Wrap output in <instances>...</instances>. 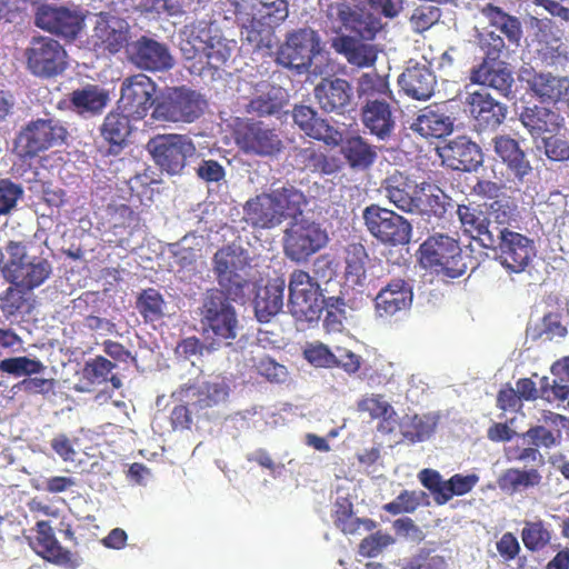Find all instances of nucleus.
Wrapping results in <instances>:
<instances>
[{"label": "nucleus", "instance_id": "f257e3e1", "mask_svg": "<svg viewBox=\"0 0 569 569\" xmlns=\"http://www.w3.org/2000/svg\"><path fill=\"white\" fill-rule=\"evenodd\" d=\"M241 37L253 50L270 47L271 29L289 14L287 0H231Z\"/></svg>", "mask_w": 569, "mask_h": 569}, {"label": "nucleus", "instance_id": "f03ea898", "mask_svg": "<svg viewBox=\"0 0 569 569\" xmlns=\"http://www.w3.org/2000/svg\"><path fill=\"white\" fill-rule=\"evenodd\" d=\"M303 204L306 197L300 190L281 187L250 198L243 206V219L254 229H273L300 214Z\"/></svg>", "mask_w": 569, "mask_h": 569}, {"label": "nucleus", "instance_id": "7ed1b4c3", "mask_svg": "<svg viewBox=\"0 0 569 569\" xmlns=\"http://www.w3.org/2000/svg\"><path fill=\"white\" fill-rule=\"evenodd\" d=\"M250 258L240 246L228 244L217 250L212 258V271L218 291L232 301H244L253 283L249 279Z\"/></svg>", "mask_w": 569, "mask_h": 569}, {"label": "nucleus", "instance_id": "20e7f679", "mask_svg": "<svg viewBox=\"0 0 569 569\" xmlns=\"http://www.w3.org/2000/svg\"><path fill=\"white\" fill-rule=\"evenodd\" d=\"M232 300L223 296V291L211 288L202 298L200 323L202 335L211 340L210 348L217 349L222 345H231L237 337L238 317Z\"/></svg>", "mask_w": 569, "mask_h": 569}, {"label": "nucleus", "instance_id": "39448f33", "mask_svg": "<svg viewBox=\"0 0 569 569\" xmlns=\"http://www.w3.org/2000/svg\"><path fill=\"white\" fill-rule=\"evenodd\" d=\"M6 252L8 257L2 267V274L17 288L32 291L43 284L52 273L49 260L40 256H30L21 241H9Z\"/></svg>", "mask_w": 569, "mask_h": 569}, {"label": "nucleus", "instance_id": "423d86ee", "mask_svg": "<svg viewBox=\"0 0 569 569\" xmlns=\"http://www.w3.org/2000/svg\"><path fill=\"white\" fill-rule=\"evenodd\" d=\"M418 253L422 267L448 278H458L468 268L458 240L448 234L428 237L420 244Z\"/></svg>", "mask_w": 569, "mask_h": 569}, {"label": "nucleus", "instance_id": "0eeeda50", "mask_svg": "<svg viewBox=\"0 0 569 569\" xmlns=\"http://www.w3.org/2000/svg\"><path fill=\"white\" fill-rule=\"evenodd\" d=\"M207 101L198 91L186 86L168 88L157 97L152 118L158 121L191 123L200 118Z\"/></svg>", "mask_w": 569, "mask_h": 569}, {"label": "nucleus", "instance_id": "6e6552de", "mask_svg": "<svg viewBox=\"0 0 569 569\" xmlns=\"http://www.w3.org/2000/svg\"><path fill=\"white\" fill-rule=\"evenodd\" d=\"M26 68L34 77L52 79L68 68L64 47L48 36L33 37L24 50Z\"/></svg>", "mask_w": 569, "mask_h": 569}, {"label": "nucleus", "instance_id": "1a4fd4ad", "mask_svg": "<svg viewBox=\"0 0 569 569\" xmlns=\"http://www.w3.org/2000/svg\"><path fill=\"white\" fill-rule=\"evenodd\" d=\"M147 148L159 169L170 176L182 173L188 160L197 152L192 139L179 133L157 134Z\"/></svg>", "mask_w": 569, "mask_h": 569}, {"label": "nucleus", "instance_id": "9d476101", "mask_svg": "<svg viewBox=\"0 0 569 569\" xmlns=\"http://www.w3.org/2000/svg\"><path fill=\"white\" fill-rule=\"evenodd\" d=\"M322 51L318 31L310 27L298 28L286 34L279 47L276 62L299 72L309 71L316 56Z\"/></svg>", "mask_w": 569, "mask_h": 569}, {"label": "nucleus", "instance_id": "9b49d317", "mask_svg": "<svg viewBox=\"0 0 569 569\" xmlns=\"http://www.w3.org/2000/svg\"><path fill=\"white\" fill-rule=\"evenodd\" d=\"M365 226L372 237L387 246H405L410 242L412 226L393 210L370 204L362 211Z\"/></svg>", "mask_w": 569, "mask_h": 569}, {"label": "nucleus", "instance_id": "f8f14e48", "mask_svg": "<svg viewBox=\"0 0 569 569\" xmlns=\"http://www.w3.org/2000/svg\"><path fill=\"white\" fill-rule=\"evenodd\" d=\"M67 129L54 119H37L27 123L18 133L16 149L22 158L39 153L66 142Z\"/></svg>", "mask_w": 569, "mask_h": 569}, {"label": "nucleus", "instance_id": "ddd939ff", "mask_svg": "<svg viewBox=\"0 0 569 569\" xmlns=\"http://www.w3.org/2000/svg\"><path fill=\"white\" fill-rule=\"evenodd\" d=\"M327 242V231L319 223L300 219L286 229L283 251L291 261L305 262L309 257L326 247Z\"/></svg>", "mask_w": 569, "mask_h": 569}, {"label": "nucleus", "instance_id": "4468645a", "mask_svg": "<svg viewBox=\"0 0 569 569\" xmlns=\"http://www.w3.org/2000/svg\"><path fill=\"white\" fill-rule=\"evenodd\" d=\"M289 309L298 321L312 322L322 310L320 286L307 271L297 269L289 279Z\"/></svg>", "mask_w": 569, "mask_h": 569}, {"label": "nucleus", "instance_id": "2eb2a0df", "mask_svg": "<svg viewBox=\"0 0 569 569\" xmlns=\"http://www.w3.org/2000/svg\"><path fill=\"white\" fill-rule=\"evenodd\" d=\"M237 146L246 153L272 156L282 148V141L274 129L262 121L239 120L233 130Z\"/></svg>", "mask_w": 569, "mask_h": 569}, {"label": "nucleus", "instance_id": "dca6fc26", "mask_svg": "<svg viewBox=\"0 0 569 569\" xmlns=\"http://www.w3.org/2000/svg\"><path fill=\"white\" fill-rule=\"evenodd\" d=\"M157 84L150 77L138 73L126 78L121 84L118 108L131 116L133 120H142L150 108L156 106Z\"/></svg>", "mask_w": 569, "mask_h": 569}, {"label": "nucleus", "instance_id": "f3484780", "mask_svg": "<svg viewBox=\"0 0 569 569\" xmlns=\"http://www.w3.org/2000/svg\"><path fill=\"white\" fill-rule=\"evenodd\" d=\"M493 248L498 250V260L511 272H522L536 256L535 242L527 236L503 229L499 231Z\"/></svg>", "mask_w": 569, "mask_h": 569}, {"label": "nucleus", "instance_id": "a211bd4d", "mask_svg": "<svg viewBox=\"0 0 569 569\" xmlns=\"http://www.w3.org/2000/svg\"><path fill=\"white\" fill-rule=\"evenodd\" d=\"M130 26L121 18L100 13L89 38V43L98 52L118 53L128 47Z\"/></svg>", "mask_w": 569, "mask_h": 569}, {"label": "nucleus", "instance_id": "6ab92c4d", "mask_svg": "<svg viewBox=\"0 0 569 569\" xmlns=\"http://www.w3.org/2000/svg\"><path fill=\"white\" fill-rule=\"evenodd\" d=\"M180 400L190 401L196 411L227 402L230 386L224 377L216 376L197 385H183L176 392Z\"/></svg>", "mask_w": 569, "mask_h": 569}, {"label": "nucleus", "instance_id": "aec40b11", "mask_svg": "<svg viewBox=\"0 0 569 569\" xmlns=\"http://www.w3.org/2000/svg\"><path fill=\"white\" fill-rule=\"evenodd\" d=\"M526 83L527 92L542 106L569 103V77L532 70L528 72Z\"/></svg>", "mask_w": 569, "mask_h": 569}, {"label": "nucleus", "instance_id": "412c9836", "mask_svg": "<svg viewBox=\"0 0 569 569\" xmlns=\"http://www.w3.org/2000/svg\"><path fill=\"white\" fill-rule=\"evenodd\" d=\"M237 47L234 40H229L222 36H209L203 41L202 48L194 49L192 56H186L190 61L189 70L192 73L202 74L206 67L213 70L223 68L231 59L233 51Z\"/></svg>", "mask_w": 569, "mask_h": 569}, {"label": "nucleus", "instance_id": "4be33fe9", "mask_svg": "<svg viewBox=\"0 0 569 569\" xmlns=\"http://www.w3.org/2000/svg\"><path fill=\"white\" fill-rule=\"evenodd\" d=\"M82 18L66 7L40 4L34 13V24L50 33L76 39L82 28Z\"/></svg>", "mask_w": 569, "mask_h": 569}, {"label": "nucleus", "instance_id": "5701e85b", "mask_svg": "<svg viewBox=\"0 0 569 569\" xmlns=\"http://www.w3.org/2000/svg\"><path fill=\"white\" fill-rule=\"evenodd\" d=\"M128 59L136 67L147 71H167L173 66V58L166 44L142 36L127 49Z\"/></svg>", "mask_w": 569, "mask_h": 569}, {"label": "nucleus", "instance_id": "b1692460", "mask_svg": "<svg viewBox=\"0 0 569 569\" xmlns=\"http://www.w3.org/2000/svg\"><path fill=\"white\" fill-rule=\"evenodd\" d=\"M523 439H527L529 442V447H513L508 453L507 458L509 461L533 465L537 467H543L546 461L542 453L539 451V448H552L559 443L558 438H560V432L556 435L553 431L549 430L543 426H533L530 427L523 435Z\"/></svg>", "mask_w": 569, "mask_h": 569}, {"label": "nucleus", "instance_id": "393cba45", "mask_svg": "<svg viewBox=\"0 0 569 569\" xmlns=\"http://www.w3.org/2000/svg\"><path fill=\"white\" fill-rule=\"evenodd\" d=\"M34 531L36 536L31 547L37 555L51 563L68 569H76L79 566L77 556L59 543L49 521H38Z\"/></svg>", "mask_w": 569, "mask_h": 569}, {"label": "nucleus", "instance_id": "a878e982", "mask_svg": "<svg viewBox=\"0 0 569 569\" xmlns=\"http://www.w3.org/2000/svg\"><path fill=\"white\" fill-rule=\"evenodd\" d=\"M412 300L411 284L402 278H395L378 291L375 298V310L380 318L392 317L400 311L408 310Z\"/></svg>", "mask_w": 569, "mask_h": 569}, {"label": "nucleus", "instance_id": "bb28decb", "mask_svg": "<svg viewBox=\"0 0 569 569\" xmlns=\"http://www.w3.org/2000/svg\"><path fill=\"white\" fill-rule=\"evenodd\" d=\"M292 118L299 129L312 139L332 147L339 146L343 140L342 132L318 117L317 111L309 106H296Z\"/></svg>", "mask_w": 569, "mask_h": 569}, {"label": "nucleus", "instance_id": "cd10ccee", "mask_svg": "<svg viewBox=\"0 0 569 569\" xmlns=\"http://www.w3.org/2000/svg\"><path fill=\"white\" fill-rule=\"evenodd\" d=\"M421 183H416L410 176L395 170L382 181L381 188L385 197L397 209L406 213H415L416 198Z\"/></svg>", "mask_w": 569, "mask_h": 569}, {"label": "nucleus", "instance_id": "c85d7f7f", "mask_svg": "<svg viewBox=\"0 0 569 569\" xmlns=\"http://www.w3.org/2000/svg\"><path fill=\"white\" fill-rule=\"evenodd\" d=\"M443 162L452 170L472 171L483 161L480 147L466 136L451 139L441 152Z\"/></svg>", "mask_w": 569, "mask_h": 569}, {"label": "nucleus", "instance_id": "c756f323", "mask_svg": "<svg viewBox=\"0 0 569 569\" xmlns=\"http://www.w3.org/2000/svg\"><path fill=\"white\" fill-rule=\"evenodd\" d=\"M468 103L479 131L496 130L507 117L506 104L495 100L489 93L472 92L468 97Z\"/></svg>", "mask_w": 569, "mask_h": 569}, {"label": "nucleus", "instance_id": "7c9ffc66", "mask_svg": "<svg viewBox=\"0 0 569 569\" xmlns=\"http://www.w3.org/2000/svg\"><path fill=\"white\" fill-rule=\"evenodd\" d=\"M519 120L533 140L559 133L565 122L558 112L538 104L523 107Z\"/></svg>", "mask_w": 569, "mask_h": 569}, {"label": "nucleus", "instance_id": "2f4dec72", "mask_svg": "<svg viewBox=\"0 0 569 569\" xmlns=\"http://www.w3.org/2000/svg\"><path fill=\"white\" fill-rule=\"evenodd\" d=\"M470 81L473 84L492 88L509 100L515 98L513 76L503 62L488 63V60H482L480 64L471 69Z\"/></svg>", "mask_w": 569, "mask_h": 569}, {"label": "nucleus", "instance_id": "473e14b6", "mask_svg": "<svg viewBox=\"0 0 569 569\" xmlns=\"http://www.w3.org/2000/svg\"><path fill=\"white\" fill-rule=\"evenodd\" d=\"M315 97L323 111L343 113L351 103L352 87L341 78L322 79L315 88Z\"/></svg>", "mask_w": 569, "mask_h": 569}, {"label": "nucleus", "instance_id": "72a5a7b5", "mask_svg": "<svg viewBox=\"0 0 569 569\" xmlns=\"http://www.w3.org/2000/svg\"><path fill=\"white\" fill-rule=\"evenodd\" d=\"M361 121L369 132L385 140L395 129L391 106L386 99H368L361 107Z\"/></svg>", "mask_w": 569, "mask_h": 569}, {"label": "nucleus", "instance_id": "f704fd0d", "mask_svg": "<svg viewBox=\"0 0 569 569\" xmlns=\"http://www.w3.org/2000/svg\"><path fill=\"white\" fill-rule=\"evenodd\" d=\"M492 142L497 157L517 180L522 181L532 171L531 163L517 140L509 136H497Z\"/></svg>", "mask_w": 569, "mask_h": 569}, {"label": "nucleus", "instance_id": "c9c22d12", "mask_svg": "<svg viewBox=\"0 0 569 569\" xmlns=\"http://www.w3.org/2000/svg\"><path fill=\"white\" fill-rule=\"evenodd\" d=\"M530 466V468L511 467L503 470L497 479L499 489L508 496H515L539 488L543 482L540 467Z\"/></svg>", "mask_w": 569, "mask_h": 569}, {"label": "nucleus", "instance_id": "e433bc0d", "mask_svg": "<svg viewBox=\"0 0 569 569\" xmlns=\"http://www.w3.org/2000/svg\"><path fill=\"white\" fill-rule=\"evenodd\" d=\"M398 82L408 97L416 100H428L435 92L437 79L428 67L415 64L401 73Z\"/></svg>", "mask_w": 569, "mask_h": 569}, {"label": "nucleus", "instance_id": "4c0bfd02", "mask_svg": "<svg viewBox=\"0 0 569 569\" xmlns=\"http://www.w3.org/2000/svg\"><path fill=\"white\" fill-rule=\"evenodd\" d=\"M286 283L281 278L268 281L258 287L253 299L254 313L260 322H268L278 315L283 307Z\"/></svg>", "mask_w": 569, "mask_h": 569}, {"label": "nucleus", "instance_id": "58836bf2", "mask_svg": "<svg viewBox=\"0 0 569 569\" xmlns=\"http://www.w3.org/2000/svg\"><path fill=\"white\" fill-rule=\"evenodd\" d=\"M416 198L415 213L445 219L448 210L452 208V200L446 192L436 184L423 181Z\"/></svg>", "mask_w": 569, "mask_h": 569}, {"label": "nucleus", "instance_id": "ea45409f", "mask_svg": "<svg viewBox=\"0 0 569 569\" xmlns=\"http://www.w3.org/2000/svg\"><path fill=\"white\" fill-rule=\"evenodd\" d=\"M457 214L466 232L479 239L485 248L495 247L497 237H493L495 230L490 229L491 221L482 210L471 204H459Z\"/></svg>", "mask_w": 569, "mask_h": 569}, {"label": "nucleus", "instance_id": "a19ab883", "mask_svg": "<svg viewBox=\"0 0 569 569\" xmlns=\"http://www.w3.org/2000/svg\"><path fill=\"white\" fill-rule=\"evenodd\" d=\"M411 129L423 138H443L451 133L453 122L436 106L423 108L411 124Z\"/></svg>", "mask_w": 569, "mask_h": 569}, {"label": "nucleus", "instance_id": "79ce46f5", "mask_svg": "<svg viewBox=\"0 0 569 569\" xmlns=\"http://www.w3.org/2000/svg\"><path fill=\"white\" fill-rule=\"evenodd\" d=\"M131 116L126 112H109L101 126V136L109 143V153L118 154L127 144L132 131Z\"/></svg>", "mask_w": 569, "mask_h": 569}, {"label": "nucleus", "instance_id": "37998d69", "mask_svg": "<svg viewBox=\"0 0 569 569\" xmlns=\"http://www.w3.org/2000/svg\"><path fill=\"white\" fill-rule=\"evenodd\" d=\"M489 24L499 30L510 44L519 46L523 36L522 24L518 17L511 16L499 6L487 3L480 9Z\"/></svg>", "mask_w": 569, "mask_h": 569}, {"label": "nucleus", "instance_id": "c03bdc74", "mask_svg": "<svg viewBox=\"0 0 569 569\" xmlns=\"http://www.w3.org/2000/svg\"><path fill=\"white\" fill-rule=\"evenodd\" d=\"M330 8L335 10L341 24L361 39H372L378 31V27L370 14L363 16L347 2L337 3L335 7L331 6Z\"/></svg>", "mask_w": 569, "mask_h": 569}, {"label": "nucleus", "instance_id": "a18cd8bd", "mask_svg": "<svg viewBox=\"0 0 569 569\" xmlns=\"http://www.w3.org/2000/svg\"><path fill=\"white\" fill-rule=\"evenodd\" d=\"M69 101L79 113H101L109 101L107 90L97 84H87L70 93Z\"/></svg>", "mask_w": 569, "mask_h": 569}, {"label": "nucleus", "instance_id": "49530a36", "mask_svg": "<svg viewBox=\"0 0 569 569\" xmlns=\"http://www.w3.org/2000/svg\"><path fill=\"white\" fill-rule=\"evenodd\" d=\"M335 48L345 54L349 63L359 68L373 66L378 57L375 46L348 36L340 37L335 41Z\"/></svg>", "mask_w": 569, "mask_h": 569}, {"label": "nucleus", "instance_id": "de8ad7c7", "mask_svg": "<svg viewBox=\"0 0 569 569\" xmlns=\"http://www.w3.org/2000/svg\"><path fill=\"white\" fill-rule=\"evenodd\" d=\"M286 101V92L281 87L267 83L263 90L249 101L247 111L259 117L271 116L278 113Z\"/></svg>", "mask_w": 569, "mask_h": 569}, {"label": "nucleus", "instance_id": "09e8293b", "mask_svg": "<svg viewBox=\"0 0 569 569\" xmlns=\"http://www.w3.org/2000/svg\"><path fill=\"white\" fill-rule=\"evenodd\" d=\"M341 152L349 166L356 169H367L377 159L376 148L360 136L348 138L342 144Z\"/></svg>", "mask_w": 569, "mask_h": 569}, {"label": "nucleus", "instance_id": "8fccbe9b", "mask_svg": "<svg viewBox=\"0 0 569 569\" xmlns=\"http://www.w3.org/2000/svg\"><path fill=\"white\" fill-rule=\"evenodd\" d=\"M488 210L491 221L490 229L495 230L493 236H499V231L509 229L513 222H517L518 206L507 194H502L500 199L492 201Z\"/></svg>", "mask_w": 569, "mask_h": 569}, {"label": "nucleus", "instance_id": "3c124183", "mask_svg": "<svg viewBox=\"0 0 569 569\" xmlns=\"http://www.w3.org/2000/svg\"><path fill=\"white\" fill-rule=\"evenodd\" d=\"M136 305L139 313L147 323L157 322L164 316V299L154 288L142 290L137 298Z\"/></svg>", "mask_w": 569, "mask_h": 569}, {"label": "nucleus", "instance_id": "603ef678", "mask_svg": "<svg viewBox=\"0 0 569 569\" xmlns=\"http://www.w3.org/2000/svg\"><path fill=\"white\" fill-rule=\"evenodd\" d=\"M552 533L542 520L526 521L521 530V540L530 552L543 550L551 541Z\"/></svg>", "mask_w": 569, "mask_h": 569}, {"label": "nucleus", "instance_id": "864d4df0", "mask_svg": "<svg viewBox=\"0 0 569 569\" xmlns=\"http://www.w3.org/2000/svg\"><path fill=\"white\" fill-rule=\"evenodd\" d=\"M359 97L368 99H391L392 91L388 77L380 76L376 71L363 73L358 81Z\"/></svg>", "mask_w": 569, "mask_h": 569}, {"label": "nucleus", "instance_id": "5fc2aeb1", "mask_svg": "<svg viewBox=\"0 0 569 569\" xmlns=\"http://www.w3.org/2000/svg\"><path fill=\"white\" fill-rule=\"evenodd\" d=\"M46 366L38 359H31L27 356L6 358L0 361V372L13 377L41 373Z\"/></svg>", "mask_w": 569, "mask_h": 569}, {"label": "nucleus", "instance_id": "6e6d98bb", "mask_svg": "<svg viewBox=\"0 0 569 569\" xmlns=\"http://www.w3.org/2000/svg\"><path fill=\"white\" fill-rule=\"evenodd\" d=\"M358 410L368 412L371 419H383L385 422L396 421V411L381 395H371L358 402Z\"/></svg>", "mask_w": 569, "mask_h": 569}, {"label": "nucleus", "instance_id": "4d7b16f0", "mask_svg": "<svg viewBox=\"0 0 569 569\" xmlns=\"http://www.w3.org/2000/svg\"><path fill=\"white\" fill-rule=\"evenodd\" d=\"M333 523L345 535H355L359 530V521L353 516V505L348 499H338L335 503Z\"/></svg>", "mask_w": 569, "mask_h": 569}, {"label": "nucleus", "instance_id": "13d9d810", "mask_svg": "<svg viewBox=\"0 0 569 569\" xmlns=\"http://www.w3.org/2000/svg\"><path fill=\"white\" fill-rule=\"evenodd\" d=\"M479 477L476 473L461 475L456 473L446 480V489L442 505L447 503L455 496H463L470 492L478 483Z\"/></svg>", "mask_w": 569, "mask_h": 569}, {"label": "nucleus", "instance_id": "bf43d9fd", "mask_svg": "<svg viewBox=\"0 0 569 569\" xmlns=\"http://www.w3.org/2000/svg\"><path fill=\"white\" fill-rule=\"evenodd\" d=\"M435 426L429 417L415 415L406 425L402 435L411 442H421L430 438L435 431Z\"/></svg>", "mask_w": 569, "mask_h": 569}, {"label": "nucleus", "instance_id": "052dcab7", "mask_svg": "<svg viewBox=\"0 0 569 569\" xmlns=\"http://www.w3.org/2000/svg\"><path fill=\"white\" fill-rule=\"evenodd\" d=\"M393 542L395 539L390 533L378 530L361 540L358 552L362 557L375 558Z\"/></svg>", "mask_w": 569, "mask_h": 569}, {"label": "nucleus", "instance_id": "680f3d73", "mask_svg": "<svg viewBox=\"0 0 569 569\" xmlns=\"http://www.w3.org/2000/svg\"><path fill=\"white\" fill-rule=\"evenodd\" d=\"M116 365L102 356H97L84 363L83 377L91 383H103Z\"/></svg>", "mask_w": 569, "mask_h": 569}, {"label": "nucleus", "instance_id": "e2e57ef3", "mask_svg": "<svg viewBox=\"0 0 569 569\" xmlns=\"http://www.w3.org/2000/svg\"><path fill=\"white\" fill-rule=\"evenodd\" d=\"M440 17L441 11L438 7L422 4L413 10L410 24L415 32L422 33L436 24Z\"/></svg>", "mask_w": 569, "mask_h": 569}, {"label": "nucleus", "instance_id": "0e129e2a", "mask_svg": "<svg viewBox=\"0 0 569 569\" xmlns=\"http://www.w3.org/2000/svg\"><path fill=\"white\" fill-rule=\"evenodd\" d=\"M425 496L423 491L405 490L393 501L386 503L383 510L391 515L413 512L421 505Z\"/></svg>", "mask_w": 569, "mask_h": 569}, {"label": "nucleus", "instance_id": "69168bd1", "mask_svg": "<svg viewBox=\"0 0 569 569\" xmlns=\"http://www.w3.org/2000/svg\"><path fill=\"white\" fill-rule=\"evenodd\" d=\"M366 258L367 253L363 247H356L355 251L346 259V277L351 280L353 284L361 287L366 284Z\"/></svg>", "mask_w": 569, "mask_h": 569}, {"label": "nucleus", "instance_id": "338daca9", "mask_svg": "<svg viewBox=\"0 0 569 569\" xmlns=\"http://www.w3.org/2000/svg\"><path fill=\"white\" fill-rule=\"evenodd\" d=\"M478 43L485 54L483 60H488V63L497 62L506 48L503 38L493 31L480 33Z\"/></svg>", "mask_w": 569, "mask_h": 569}, {"label": "nucleus", "instance_id": "774afa93", "mask_svg": "<svg viewBox=\"0 0 569 569\" xmlns=\"http://www.w3.org/2000/svg\"><path fill=\"white\" fill-rule=\"evenodd\" d=\"M546 157L551 161H569V142L550 133L542 140Z\"/></svg>", "mask_w": 569, "mask_h": 569}]
</instances>
